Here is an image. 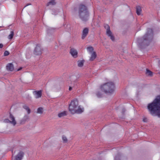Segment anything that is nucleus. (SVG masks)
Returning <instances> with one entry per match:
<instances>
[{"label":"nucleus","instance_id":"obj_1","mask_svg":"<svg viewBox=\"0 0 160 160\" xmlns=\"http://www.w3.org/2000/svg\"><path fill=\"white\" fill-rule=\"evenodd\" d=\"M148 108L151 114L158 113L160 115V96H157L152 102L149 104Z\"/></svg>","mask_w":160,"mask_h":160},{"label":"nucleus","instance_id":"obj_2","mask_svg":"<svg viewBox=\"0 0 160 160\" xmlns=\"http://www.w3.org/2000/svg\"><path fill=\"white\" fill-rule=\"evenodd\" d=\"M69 110L72 114H80L84 111V108L79 105L78 101L77 99L71 101L69 106Z\"/></svg>","mask_w":160,"mask_h":160},{"label":"nucleus","instance_id":"obj_3","mask_svg":"<svg viewBox=\"0 0 160 160\" xmlns=\"http://www.w3.org/2000/svg\"><path fill=\"white\" fill-rule=\"evenodd\" d=\"M78 14L80 18L83 21L88 20L89 17V13L87 7L84 5L81 4L80 5Z\"/></svg>","mask_w":160,"mask_h":160},{"label":"nucleus","instance_id":"obj_4","mask_svg":"<svg viewBox=\"0 0 160 160\" xmlns=\"http://www.w3.org/2000/svg\"><path fill=\"white\" fill-rule=\"evenodd\" d=\"M101 88L105 93H111L114 91L115 85L112 82H109L101 85Z\"/></svg>","mask_w":160,"mask_h":160},{"label":"nucleus","instance_id":"obj_5","mask_svg":"<svg viewBox=\"0 0 160 160\" xmlns=\"http://www.w3.org/2000/svg\"><path fill=\"white\" fill-rule=\"evenodd\" d=\"M24 153L22 151H18L17 154L14 156H12V160H22L24 156Z\"/></svg>","mask_w":160,"mask_h":160},{"label":"nucleus","instance_id":"obj_6","mask_svg":"<svg viewBox=\"0 0 160 160\" xmlns=\"http://www.w3.org/2000/svg\"><path fill=\"white\" fill-rule=\"evenodd\" d=\"M9 119L11 121V123L15 126L16 124V121L14 116L10 112L9 113Z\"/></svg>","mask_w":160,"mask_h":160},{"label":"nucleus","instance_id":"obj_7","mask_svg":"<svg viewBox=\"0 0 160 160\" xmlns=\"http://www.w3.org/2000/svg\"><path fill=\"white\" fill-rule=\"evenodd\" d=\"M88 31L89 29L88 28H85L83 29L81 37L82 39H84L87 36L88 34Z\"/></svg>","mask_w":160,"mask_h":160},{"label":"nucleus","instance_id":"obj_8","mask_svg":"<svg viewBox=\"0 0 160 160\" xmlns=\"http://www.w3.org/2000/svg\"><path fill=\"white\" fill-rule=\"evenodd\" d=\"M34 53L36 55H39L41 54V49L39 45H37L34 50Z\"/></svg>","mask_w":160,"mask_h":160},{"label":"nucleus","instance_id":"obj_9","mask_svg":"<svg viewBox=\"0 0 160 160\" xmlns=\"http://www.w3.org/2000/svg\"><path fill=\"white\" fill-rule=\"evenodd\" d=\"M70 52L73 57L76 58L78 57V53L77 51L75 49L73 48L71 49Z\"/></svg>","mask_w":160,"mask_h":160},{"label":"nucleus","instance_id":"obj_10","mask_svg":"<svg viewBox=\"0 0 160 160\" xmlns=\"http://www.w3.org/2000/svg\"><path fill=\"white\" fill-rule=\"evenodd\" d=\"M33 93L35 95L36 98H40L42 96V91L41 90L35 91L33 92Z\"/></svg>","mask_w":160,"mask_h":160},{"label":"nucleus","instance_id":"obj_11","mask_svg":"<svg viewBox=\"0 0 160 160\" xmlns=\"http://www.w3.org/2000/svg\"><path fill=\"white\" fill-rule=\"evenodd\" d=\"M7 69L8 70L12 71L14 70L13 65L12 63H8L7 66Z\"/></svg>","mask_w":160,"mask_h":160},{"label":"nucleus","instance_id":"obj_12","mask_svg":"<svg viewBox=\"0 0 160 160\" xmlns=\"http://www.w3.org/2000/svg\"><path fill=\"white\" fill-rule=\"evenodd\" d=\"M97 55L96 53L95 52H93L91 54V57L90 58V61H93L96 58Z\"/></svg>","mask_w":160,"mask_h":160},{"label":"nucleus","instance_id":"obj_13","mask_svg":"<svg viewBox=\"0 0 160 160\" xmlns=\"http://www.w3.org/2000/svg\"><path fill=\"white\" fill-rule=\"evenodd\" d=\"M142 9L140 6L136 7V13L138 15H140L141 14Z\"/></svg>","mask_w":160,"mask_h":160},{"label":"nucleus","instance_id":"obj_14","mask_svg":"<svg viewBox=\"0 0 160 160\" xmlns=\"http://www.w3.org/2000/svg\"><path fill=\"white\" fill-rule=\"evenodd\" d=\"M84 60H79L77 62L78 66L80 67H82L84 64Z\"/></svg>","mask_w":160,"mask_h":160},{"label":"nucleus","instance_id":"obj_15","mask_svg":"<svg viewBox=\"0 0 160 160\" xmlns=\"http://www.w3.org/2000/svg\"><path fill=\"white\" fill-rule=\"evenodd\" d=\"M146 74L147 76L152 77L153 75V73L148 69H146Z\"/></svg>","mask_w":160,"mask_h":160},{"label":"nucleus","instance_id":"obj_16","mask_svg":"<svg viewBox=\"0 0 160 160\" xmlns=\"http://www.w3.org/2000/svg\"><path fill=\"white\" fill-rule=\"evenodd\" d=\"M67 115V112L65 111H63L58 114V116L59 117L61 118Z\"/></svg>","mask_w":160,"mask_h":160},{"label":"nucleus","instance_id":"obj_17","mask_svg":"<svg viewBox=\"0 0 160 160\" xmlns=\"http://www.w3.org/2000/svg\"><path fill=\"white\" fill-rule=\"evenodd\" d=\"M55 1V0H51L47 4V6L55 5L56 3Z\"/></svg>","mask_w":160,"mask_h":160},{"label":"nucleus","instance_id":"obj_18","mask_svg":"<svg viewBox=\"0 0 160 160\" xmlns=\"http://www.w3.org/2000/svg\"><path fill=\"white\" fill-rule=\"evenodd\" d=\"M23 108L27 111L28 113L29 114L31 112V110L29 107L25 105L23 106Z\"/></svg>","mask_w":160,"mask_h":160},{"label":"nucleus","instance_id":"obj_19","mask_svg":"<svg viewBox=\"0 0 160 160\" xmlns=\"http://www.w3.org/2000/svg\"><path fill=\"white\" fill-rule=\"evenodd\" d=\"M43 112V109L41 107H40L37 109V113L42 114V113Z\"/></svg>","mask_w":160,"mask_h":160},{"label":"nucleus","instance_id":"obj_20","mask_svg":"<svg viewBox=\"0 0 160 160\" xmlns=\"http://www.w3.org/2000/svg\"><path fill=\"white\" fill-rule=\"evenodd\" d=\"M14 36V32L13 31H12L11 32V33L10 35L8 36V38L10 39H12Z\"/></svg>","mask_w":160,"mask_h":160},{"label":"nucleus","instance_id":"obj_21","mask_svg":"<svg viewBox=\"0 0 160 160\" xmlns=\"http://www.w3.org/2000/svg\"><path fill=\"white\" fill-rule=\"evenodd\" d=\"M87 50L90 53L92 52L93 51V48L92 47H89L87 48Z\"/></svg>","mask_w":160,"mask_h":160},{"label":"nucleus","instance_id":"obj_22","mask_svg":"<svg viewBox=\"0 0 160 160\" xmlns=\"http://www.w3.org/2000/svg\"><path fill=\"white\" fill-rule=\"evenodd\" d=\"M62 139L64 143H66L68 142V139L66 137L64 136H63L62 137Z\"/></svg>","mask_w":160,"mask_h":160},{"label":"nucleus","instance_id":"obj_23","mask_svg":"<svg viewBox=\"0 0 160 160\" xmlns=\"http://www.w3.org/2000/svg\"><path fill=\"white\" fill-rule=\"evenodd\" d=\"M105 28L106 29V31L110 30L109 26L108 24H105L104 26Z\"/></svg>","mask_w":160,"mask_h":160},{"label":"nucleus","instance_id":"obj_24","mask_svg":"<svg viewBox=\"0 0 160 160\" xmlns=\"http://www.w3.org/2000/svg\"><path fill=\"white\" fill-rule=\"evenodd\" d=\"M149 36L148 34H145L143 37V39L144 40H147L148 39V38Z\"/></svg>","mask_w":160,"mask_h":160},{"label":"nucleus","instance_id":"obj_25","mask_svg":"<svg viewBox=\"0 0 160 160\" xmlns=\"http://www.w3.org/2000/svg\"><path fill=\"white\" fill-rule=\"evenodd\" d=\"M112 34V33L111 31L109 30L108 31H106V34L109 36Z\"/></svg>","mask_w":160,"mask_h":160},{"label":"nucleus","instance_id":"obj_26","mask_svg":"<svg viewBox=\"0 0 160 160\" xmlns=\"http://www.w3.org/2000/svg\"><path fill=\"white\" fill-rule=\"evenodd\" d=\"M3 122L5 123H11V121L9 120V119H5L4 121Z\"/></svg>","mask_w":160,"mask_h":160},{"label":"nucleus","instance_id":"obj_27","mask_svg":"<svg viewBox=\"0 0 160 160\" xmlns=\"http://www.w3.org/2000/svg\"><path fill=\"white\" fill-rule=\"evenodd\" d=\"M108 37H110V39H111L112 41H114V40L115 38L114 36L112 35V34L110 36H109Z\"/></svg>","mask_w":160,"mask_h":160},{"label":"nucleus","instance_id":"obj_28","mask_svg":"<svg viewBox=\"0 0 160 160\" xmlns=\"http://www.w3.org/2000/svg\"><path fill=\"white\" fill-rule=\"evenodd\" d=\"M9 54V52L8 51H6L4 52V56H7Z\"/></svg>","mask_w":160,"mask_h":160},{"label":"nucleus","instance_id":"obj_29","mask_svg":"<svg viewBox=\"0 0 160 160\" xmlns=\"http://www.w3.org/2000/svg\"><path fill=\"white\" fill-rule=\"evenodd\" d=\"M24 118L25 120L28 119H29L28 116L27 115H25L24 117Z\"/></svg>","mask_w":160,"mask_h":160},{"label":"nucleus","instance_id":"obj_30","mask_svg":"<svg viewBox=\"0 0 160 160\" xmlns=\"http://www.w3.org/2000/svg\"><path fill=\"white\" fill-rule=\"evenodd\" d=\"M3 44L2 43H0V48H2L3 47Z\"/></svg>","mask_w":160,"mask_h":160},{"label":"nucleus","instance_id":"obj_31","mask_svg":"<svg viewBox=\"0 0 160 160\" xmlns=\"http://www.w3.org/2000/svg\"><path fill=\"white\" fill-rule=\"evenodd\" d=\"M143 121L144 122H147V119L146 118H145L143 119Z\"/></svg>","mask_w":160,"mask_h":160},{"label":"nucleus","instance_id":"obj_32","mask_svg":"<svg viewBox=\"0 0 160 160\" xmlns=\"http://www.w3.org/2000/svg\"><path fill=\"white\" fill-rule=\"evenodd\" d=\"M22 67L20 68H19L17 70V71H19L20 70H21L22 69Z\"/></svg>","mask_w":160,"mask_h":160},{"label":"nucleus","instance_id":"obj_33","mask_svg":"<svg viewBox=\"0 0 160 160\" xmlns=\"http://www.w3.org/2000/svg\"><path fill=\"white\" fill-rule=\"evenodd\" d=\"M72 89V88L71 87H70L69 88V91H71Z\"/></svg>","mask_w":160,"mask_h":160}]
</instances>
